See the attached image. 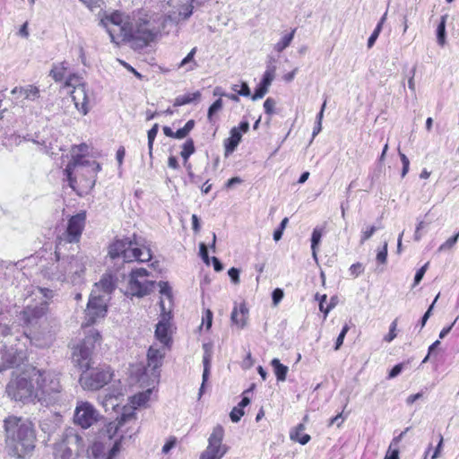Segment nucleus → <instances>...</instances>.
I'll use <instances>...</instances> for the list:
<instances>
[{"label": "nucleus", "instance_id": "1", "mask_svg": "<svg viewBox=\"0 0 459 459\" xmlns=\"http://www.w3.org/2000/svg\"><path fill=\"white\" fill-rule=\"evenodd\" d=\"M5 445L9 455L23 458L35 447L36 435L32 423L16 416H9L4 421Z\"/></svg>", "mask_w": 459, "mask_h": 459}, {"label": "nucleus", "instance_id": "2", "mask_svg": "<svg viewBox=\"0 0 459 459\" xmlns=\"http://www.w3.org/2000/svg\"><path fill=\"white\" fill-rule=\"evenodd\" d=\"M86 145L74 146L73 148L72 160L66 165L64 174L66 177L69 186L76 190L81 185L85 189H92L96 183L97 173L101 169L99 162L90 160L84 156L74 153V149L82 150Z\"/></svg>", "mask_w": 459, "mask_h": 459}, {"label": "nucleus", "instance_id": "3", "mask_svg": "<svg viewBox=\"0 0 459 459\" xmlns=\"http://www.w3.org/2000/svg\"><path fill=\"white\" fill-rule=\"evenodd\" d=\"M55 256L56 263L47 267L45 274L52 281L79 283L85 271L84 257L62 255L60 245L56 247Z\"/></svg>", "mask_w": 459, "mask_h": 459}, {"label": "nucleus", "instance_id": "4", "mask_svg": "<svg viewBox=\"0 0 459 459\" xmlns=\"http://www.w3.org/2000/svg\"><path fill=\"white\" fill-rule=\"evenodd\" d=\"M146 240L136 234L133 238L116 239L108 248L111 258H122L124 262H148L152 259V251L146 245Z\"/></svg>", "mask_w": 459, "mask_h": 459}, {"label": "nucleus", "instance_id": "5", "mask_svg": "<svg viewBox=\"0 0 459 459\" xmlns=\"http://www.w3.org/2000/svg\"><path fill=\"white\" fill-rule=\"evenodd\" d=\"M37 402L49 406L61 399L62 385L58 374L51 370H42L34 368Z\"/></svg>", "mask_w": 459, "mask_h": 459}, {"label": "nucleus", "instance_id": "6", "mask_svg": "<svg viewBox=\"0 0 459 459\" xmlns=\"http://www.w3.org/2000/svg\"><path fill=\"white\" fill-rule=\"evenodd\" d=\"M34 379V368L29 373H22L11 378L6 385L7 395L14 401L23 403L37 402V391Z\"/></svg>", "mask_w": 459, "mask_h": 459}, {"label": "nucleus", "instance_id": "7", "mask_svg": "<svg viewBox=\"0 0 459 459\" xmlns=\"http://www.w3.org/2000/svg\"><path fill=\"white\" fill-rule=\"evenodd\" d=\"M150 17L143 10H137L127 13L121 10H115L110 13L104 12L100 18V24L108 27V25L118 26L120 29H141L148 25Z\"/></svg>", "mask_w": 459, "mask_h": 459}, {"label": "nucleus", "instance_id": "8", "mask_svg": "<svg viewBox=\"0 0 459 459\" xmlns=\"http://www.w3.org/2000/svg\"><path fill=\"white\" fill-rule=\"evenodd\" d=\"M100 333L96 330H91L84 339L74 347L72 352L74 364L81 370L94 365V351L97 346L100 345Z\"/></svg>", "mask_w": 459, "mask_h": 459}, {"label": "nucleus", "instance_id": "9", "mask_svg": "<svg viewBox=\"0 0 459 459\" xmlns=\"http://www.w3.org/2000/svg\"><path fill=\"white\" fill-rule=\"evenodd\" d=\"M159 30H107L111 42L117 46L128 45L141 50L152 42Z\"/></svg>", "mask_w": 459, "mask_h": 459}, {"label": "nucleus", "instance_id": "10", "mask_svg": "<svg viewBox=\"0 0 459 459\" xmlns=\"http://www.w3.org/2000/svg\"><path fill=\"white\" fill-rule=\"evenodd\" d=\"M113 377V371L108 365H94L82 370L79 378L81 386L84 390H99L110 382Z\"/></svg>", "mask_w": 459, "mask_h": 459}, {"label": "nucleus", "instance_id": "11", "mask_svg": "<svg viewBox=\"0 0 459 459\" xmlns=\"http://www.w3.org/2000/svg\"><path fill=\"white\" fill-rule=\"evenodd\" d=\"M64 82L65 87H74L71 97L77 110L82 115H87L90 110L89 100L86 85L82 82V78L75 73L68 72Z\"/></svg>", "mask_w": 459, "mask_h": 459}, {"label": "nucleus", "instance_id": "12", "mask_svg": "<svg viewBox=\"0 0 459 459\" xmlns=\"http://www.w3.org/2000/svg\"><path fill=\"white\" fill-rule=\"evenodd\" d=\"M149 273L144 268L132 270L129 280V290L133 296L143 297L151 293L156 285L154 281L147 280Z\"/></svg>", "mask_w": 459, "mask_h": 459}, {"label": "nucleus", "instance_id": "13", "mask_svg": "<svg viewBox=\"0 0 459 459\" xmlns=\"http://www.w3.org/2000/svg\"><path fill=\"white\" fill-rule=\"evenodd\" d=\"M99 416L98 411L91 403L79 402L74 411V422L86 429L98 421Z\"/></svg>", "mask_w": 459, "mask_h": 459}, {"label": "nucleus", "instance_id": "14", "mask_svg": "<svg viewBox=\"0 0 459 459\" xmlns=\"http://www.w3.org/2000/svg\"><path fill=\"white\" fill-rule=\"evenodd\" d=\"M166 346L157 348L152 345L147 352V364L143 367V375L156 380L160 377V368L166 353Z\"/></svg>", "mask_w": 459, "mask_h": 459}, {"label": "nucleus", "instance_id": "15", "mask_svg": "<svg viewBox=\"0 0 459 459\" xmlns=\"http://www.w3.org/2000/svg\"><path fill=\"white\" fill-rule=\"evenodd\" d=\"M107 313V299L104 295L91 292L85 310L88 325H92L98 318L104 317Z\"/></svg>", "mask_w": 459, "mask_h": 459}, {"label": "nucleus", "instance_id": "16", "mask_svg": "<svg viewBox=\"0 0 459 459\" xmlns=\"http://www.w3.org/2000/svg\"><path fill=\"white\" fill-rule=\"evenodd\" d=\"M86 213L85 212H78L70 217L67 222L65 231V240L69 243L79 242L82 230L85 226Z\"/></svg>", "mask_w": 459, "mask_h": 459}, {"label": "nucleus", "instance_id": "17", "mask_svg": "<svg viewBox=\"0 0 459 459\" xmlns=\"http://www.w3.org/2000/svg\"><path fill=\"white\" fill-rule=\"evenodd\" d=\"M48 309L47 302L31 307L27 306L21 313L20 320L26 326H34L46 316Z\"/></svg>", "mask_w": 459, "mask_h": 459}, {"label": "nucleus", "instance_id": "18", "mask_svg": "<svg viewBox=\"0 0 459 459\" xmlns=\"http://www.w3.org/2000/svg\"><path fill=\"white\" fill-rule=\"evenodd\" d=\"M224 437V429L222 426L217 425L213 428L212 434L210 435L208 438V446L212 445V448L214 450H218L221 456H224L228 450L229 446L222 444Z\"/></svg>", "mask_w": 459, "mask_h": 459}, {"label": "nucleus", "instance_id": "19", "mask_svg": "<svg viewBox=\"0 0 459 459\" xmlns=\"http://www.w3.org/2000/svg\"><path fill=\"white\" fill-rule=\"evenodd\" d=\"M117 279L111 273H105L102 275L99 282L95 283L92 292L102 291L105 295H109L116 289Z\"/></svg>", "mask_w": 459, "mask_h": 459}, {"label": "nucleus", "instance_id": "20", "mask_svg": "<svg viewBox=\"0 0 459 459\" xmlns=\"http://www.w3.org/2000/svg\"><path fill=\"white\" fill-rule=\"evenodd\" d=\"M204 349V356H203V365H204V372H203V382L201 387L199 389V395H202L204 385L209 379L210 371H211V361H212V347L209 343L203 344Z\"/></svg>", "mask_w": 459, "mask_h": 459}, {"label": "nucleus", "instance_id": "21", "mask_svg": "<svg viewBox=\"0 0 459 459\" xmlns=\"http://www.w3.org/2000/svg\"><path fill=\"white\" fill-rule=\"evenodd\" d=\"M231 321L239 328H244L248 318V308L244 302L235 306L231 312Z\"/></svg>", "mask_w": 459, "mask_h": 459}, {"label": "nucleus", "instance_id": "22", "mask_svg": "<svg viewBox=\"0 0 459 459\" xmlns=\"http://www.w3.org/2000/svg\"><path fill=\"white\" fill-rule=\"evenodd\" d=\"M70 64L64 60L62 62H56L52 64V68L49 71L48 75L56 82H61L65 80L66 74L69 72Z\"/></svg>", "mask_w": 459, "mask_h": 459}, {"label": "nucleus", "instance_id": "23", "mask_svg": "<svg viewBox=\"0 0 459 459\" xmlns=\"http://www.w3.org/2000/svg\"><path fill=\"white\" fill-rule=\"evenodd\" d=\"M11 93L14 96H23L25 100L35 101L40 97L39 89L34 85H27L25 87H14Z\"/></svg>", "mask_w": 459, "mask_h": 459}, {"label": "nucleus", "instance_id": "24", "mask_svg": "<svg viewBox=\"0 0 459 459\" xmlns=\"http://www.w3.org/2000/svg\"><path fill=\"white\" fill-rule=\"evenodd\" d=\"M155 337L156 339L167 348L170 347L171 338L169 335V325L164 321H160L156 325L155 329Z\"/></svg>", "mask_w": 459, "mask_h": 459}, {"label": "nucleus", "instance_id": "25", "mask_svg": "<svg viewBox=\"0 0 459 459\" xmlns=\"http://www.w3.org/2000/svg\"><path fill=\"white\" fill-rule=\"evenodd\" d=\"M230 134V137L224 140L226 156L231 154L236 150L242 138L241 132H237L236 129H231Z\"/></svg>", "mask_w": 459, "mask_h": 459}, {"label": "nucleus", "instance_id": "26", "mask_svg": "<svg viewBox=\"0 0 459 459\" xmlns=\"http://www.w3.org/2000/svg\"><path fill=\"white\" fill-rule=\"evenodd\" d=\"M22 358L13 351H8L3 356V365H0V371L20 366Z\"/></svg>", "mask_w": 459, "mask_h": 459}, {"label": "nucleus", "instance_id": "27", "mask_svg": "<svg viewBox=\"0 0 459 459\" xmlns=\"http://www.w3.org/2000/svg\"><path fill=\"white\" fill-rule=\"evenodd\" d=\"M197 48L195 47L191 49V51L185 56L181 62L178 64V68L186 67V72H190L195 70L198 65L195 60V56L196 54Z\"/></svg>", "mask_w": 459, "mask_h": 459}, {"label": "nucleus", "instance_id": "28", "mask_svg": "<svg viewBox=\"0 0 459 459\" xmlns=\"http://www.w3.org/2000/svg\"><path fill=\"white\" fill-rule=\"evenodd\" d=\"M72 450L67 446L65 442L56 444L54 446V458L55 459H71Z\"/></svg>", "mask_w": 459, "mask_h": 459}, {"label": "nucleus", "instance_id": "29", "mask_svg": "<svg viewBox=\"0 0 459 459\" xmlns=\"http://www.w3.org/2000/svg\"><path fill=\"white\" fill-rule=\"evenodd\" d=\"M276 379L278 381H284L288 373V367L281 364L278 359H273L271 361Z\"/></svg>", "mask_w": 459, "mask_h": 459}, {"label": "nucleus", "instance_id": "30", "mask_svg": "<svg viewBox=\"0 0 459 459\" xmlns=\"http://www.w3.org/2000/svg\"><path fill=\"white\" fill-rule=\"evenodd\" d=\"M200 97H201V94L199 91H195L194 93H187L185 95H180V96H178L174 100L173 105H174V107L184 106V105L192 103L195 100H199Z\"/></svg>", "mask_w": 459, "mask_h": 459}, {"label": "nucleus", "instance_id": "31", "mask_svg": "<svg viewBox=\"0 0 459 459\" xmlns=\"http://www.w3.org/2000/svg\"><path fill=\"white\" fill-rule=\"evenodd\" d=\"M323 233H324V228L317 226L313 230V232L311 235V249H312V255L315 259H316V249L321 242Z\"/></svg>", "mask_w": 459, "mask_h": 459}, {"label": "nucleus", "instance_id": "32", "mask_svg": "<svg viewBox=\"0 0 459 459\" xmlns=\"http://www.w3.org/2000/svg\"><path fill=\"white\" fill-rule=\"evenodd\" d=\"M275 69L274 65L269 64L259 83L269 89L274 79Z\"/></svg>", "mask_w": 459, "mask_h": 459}, {"label": "nucleus", "instance_id": "33", "mask_svg": "<svg viewBox=\"0 0 459 459\" xmlns=\"http://www.w3.org/2000/svg\"><path fill=\"white\" fill-rule=\"evenodd\" d=\"M195 143L192 138H188L184 144L182 145V151L180 152L181 157L183 158L184 161H187L189 157L195 153Z\"/></svg>", "mask_w": 459, "mask_h": 459}, {"label": "nucleus", "instance_id": "34", "mask_svg": "<svg viewBox=\"0 0 459 459\" xmlns=\"http://www.w3.org/2000/svg\"><path fill=\"white\" fill-rule=\"evenodd\" d=\"M294 32L295 30H291L290 33L285 34L281 40L274 45V49L280 53L289 47L294 38Z\"/></svg>", "mask_w": 459, "mask_h": 459}, {"label": "nucleus", "instance_id": "35", "mask_svg": "<svg viewBox=\"0 0 459 459\" xmlns=\"http://www.w3.org/2000/svg\"><path fill=\"white\" fill-rule=\"evenodd\" d=\"M222 106H223V103H222L221 99H218L209 107L208 112H207V118H208L209 122L212 123L213 121L214 114L217 113L218 111H220L222 108Z\"/></svg>", "mask_w": 459, "mask_h": 459}, {"label": "nucleus", "instance_id": "36", "mask_svg": "<svg viewBox=\"0 0 459 459\" xmlns=\"http://www.w3.org/2000/svg\"><path fill=\"white\" fill-rule=\"evenodd\" d=\"M158 131H159V125L158 124H154L152 126V127L147 133V136H148V149H149V153H150L151 156L152 154L153 143H154V140H155V138L157 136Z\"/></svg>", "mask_w": 459, "mask_h": 459}, {"label": "nucleus", "instance_id": "37", "mask_svg": "<svg viewBox=\"0 0 459 459\" xmlns=\"http://www.w3.org/2000/svg\"><path fill=\"white\" fill-rule=\"evenodd\" d=\"M212 445L207 446L205 450L201 454L200 459H221L223 456H221L218 450H214L212 448Z\"/></svg>", "mask_w": 459, "mask_h": 459}, {"label": "nucleus", "instance_id": "38", "mask_svg": "<svg viewBox=\"0 0 459 459\" xmlns=\"http://www.w3.org/2000/svg\"><path fill=\"white\" fill-rule=\"evenodd\" d=\"M404 433L405 432H402L398 437H394L391 445H393L394 443L397 444L402 439ZM385 459H399V451L397 449H391V447H389L385 456Z\"/></svg>", "mask_w": 459, "mask_h": 459}, {"label": "nucleus", "instance_id": "39", "mask_svg": "<svg viewBox=\"0 0 459 459\" xmlns=\"http://www.w3.org/2000/svg\"><path fill=\"white\" fill-rule=\"evenodd\" d=\"M160 287V293L165 296L169 300L172 299V289L168 281H160L158 283Z\"/></svg>", "mask_w": 459, "mask_h": 459}, {"label": "nucleus", "instance_id": "40", "mask_svg": "<svg viewBox=\"0 0 459 459\" xmlns=\"http://www.w3.org/2000/svg\"><path fill=\"white\" fill-rule=\"evenodd\" d=\"M131 416H133V414H129V415H126V414H122V416L120 417L119 420L117 423H115V422H111L108 424V433H111L113 432V434H116L119 426L123 425L124 422H126V419L127 418H130Z\"/></svg>", "mask_w": 459, "mask_h": 459}, {"label": "nucleus", "instance_id": "41", "mask_svg": "<svg viewBox=\"0 0 459 459\" xmlns=\"http://www.w3.org/2000/svg\"><path fill=\"white\" fill-rule=\"evenodd\" d=\"M398 319L395 318L389 326V333L384 336V341L386 342H391L396 336V327H397Z\"/></svg>", "mask_w": 459, "mask_h": 459}, {"label": "nucleus", "instance_id": "42", "mask_svg": "<svg viewBox=\"0 0 459 459\" xmlns=\"http://www.w3.org/2000/svg\"><path fill=\"white\" fill-rule=\"evenodd\" d=\"M289 222V219L286 217L282 219L278 228L273 231V239L277 242L279 241L283 234V231Z\"/></svg>", "mask_w": 459, "mask_h": 459}, {"label": "nucleus", "instance_id": "43", "mask_svg": "<svg viewBox=\"0 0 459 459\" xmlns=\"http://www.w3.org/2000/svg\"><path fill=\"white\" fill-rule=\"evenodd\" d=\"M438 298H439V293L436 296V298L434 299L433 302L429 307L428 310L422 316V317H421V319L420 321V328H423L425 326L428 319L430 317V316L432 314V310L434 308V306H435L437 300L438 299Z\"/></svg>", "mask_w": 459, "mask_h": 459}, {"label": "nucleus", "instance_id": "44", "mask_svg": "<svg viewBox=\"0 0 459 459\" xmlns=\"http://www.w3.org/2000/svg\"><path fill=\"white\" fill-rule=\"evenodd\" d=\"M350 327L347 324H345L343 326H342V329L341 331V333H339L336 341H335V344H334V350L335 351H338L341 346L342 345L343 343V341H344V338H345V335L347 334L348 331H349Z\"/></svg>", "mask_w": 459, "mask_h": 459}, {"label": "nucleus", "instance_id": "45", "mask_svg": "<svg viewBox=\"0 0 459 459\" xmlns=\"http://www.w3.org/2000/svg\"><path fill=\"white\" fill-rule=\"evenodd\" d=\"M267 91H268V88L258 83V85L255 89L254 94L251 96L252 100L255 101V100L264 98V96L267 93Z\"/></svg>", "mask_w": 459, "mask_h": 459}, {"label": "nucleus", "instance_id": "46", "mask_svg": "<svg viewBox=\"0 0 459 459\" xmlns=\"http://www.w3.org/2000/svg\"><path fill=\"white\" fill-rule=\"evenodd\" d=\"M243 415H244V409H242L239 406H235L230 413L231 421L236 422V423L240 420V419Z\"/></svg>", "mask_w": 459, "mask_h": 459}, {"label": "nucleus", "instance_id": "47", "mask_svg": "<svg viewBox=\"0 0 459 459\" xmlns=\"http://www.w3.org/2000/svg\"><path fill=\"white\" fill-rule=\"evenodd\" d=\"M387 260V242L385 241L383 247L377 251V261L379 264H385Z\"/></svg>", "mask_w": 459, "mask_h": 459}, {"label": "nucleus", "instance_id": "48", "mask_svg": "<svg viewBox=\"0 0 459 459\" xmlns=\"http://www.w3.org/2000/svg\"><path fill=\"white\" fill-rule=\"evenodd\" d=\"M290 438L294 441L299 442L301 445L307 444L311 439V437L308 434H304L302 432H300L299 435H294L293 432H291Z\"/></svg>", "mask_w": 459, "mask_h": 459}, {"label": "nucleus", "instance_id": "49", "mask_svg": "<svg viewBox=\"0 0 459 459\" xmlns=\"http://www.w3.org/2000/svg\"><path fill=\"white\" fill-rule=\"evenodd\" d=\"M429 263H426L423 266H421L415 273V276H414V281H413V286H416L418 285L422 278L424 277V274L426 273V271L428 270V267H429Z\"/></svg>", "mask_w": 459, "mask_h": 459}, {"label": "nucleus", "instance_id": "50", "mask_svg": "<svg viewBox=\"0 0 459 459\" xmlns=\"http://www.w3.org/2000/svg\"><path fill=\"white\" fill-rule=\"evenodd\" d=\"M399 156H400V159H401V161L403 164L401 176H402V178H404L405 175L409 171L410 160H409L408 157L404 153H402L401 152H399Z\"/></svg>", "mask_w": 459, "mask_h": 459}, {"label": "nucleus", "instance_id": "51", "mask_svg": "<svg viewBox=\"0 0 459 459\" xmlns=\"http://www.w3.org/2000/svg\"><path fill=\"white\" fill-rule=\"evenodd\" d=\"M283 290L280 288H276L272 292V300L274 306H277L283 299Z\"/></svg>", "mask_w": 459, "mask_h": 459}, {"label": "nucleus", "instance_id": "52", "mask_svg": "<svg viewBox=\"0 0 459 459\" xmlns=\"http://www.w3.org/2000/svg\"><path fill=\"white\" fill-rule=\"evenodd\" d=\"M275 100L273 98H267L264 102V112L268 115L274 113Z\"/></svg>", "mask_w": 459, "mask_h": 459}, {"label": "nucleus", "instance_id": "53", "mask_svg": "<svg viewBox=\"0 0 459 459\" xmlns=\"http://www.w3.org/2000/svg\"><path fill=\"white\" fill-rule=\"evenodd\" d=\"M377 230L376 226H370L367 230H363L360 238V243L363 244L365 241L369 239Z\"/></svg>", "mask_w": 459, "mask_h": 459}, {"label": "nucleus", "instance_id": "54", "mask_svg": "<svg viewBox=\"0 0 459 459\" xmlns=\"http://www.w3.org/2000/svg\"><path fill=\"white\" fill-rule=\"evenodd\" d=\"M346 417L343 416L342 411L331 418L328 423V427L336 424L338 428L342 426Z\"/></svg>", "mask_w": 459, "mask_h": 459}, {"label": "nucleus", "instance_id": "55", "mask_svg": "<svg viewBox=\"0 0 459 459\" xmlns=\"http://www.w3.org/2000/svg\"><path fill=\"white\" fill-rule=\"evenodd\" d=\"M403 369V363L394 365L388 373V378H394L399 376Z\"/></svg>", "mask_w": 459, "mask_h": 459}, {"label": "nucleus", "instance_id": "56", "mask_svg": "<svg viewBox=\"0 0 459 459\" xmlns=\"http://www.w3.org/2000/svg\"><path fill=\"white\" fill-rule=\"evenodd\" d=\"M228 274L231 280V281L234 283V284H238L239 282V274H240V271L239 269L238 268H235V267H231L229 271H228Z\"/></svg>", "mask_w": 459, "mask_h": 459}, {"label": "nucleus", "instance_id": "57", "mask_svg": "<svg viewBox=\"0 0 459 459\" xmlns=\"http://www.w3.org/2000/svg\"><path fill=\"white\" fill-rule=\"evenodd\" d=\"M199 254H200V256L202 257L203 261L208 264L210 258H209V255H208L207 246L204 243H200Z\"/></svg>", "mask_w": 459, "mask_h": 459}, {"label": "nucleus", "instance_id": "58", "mask_svg": "<svg viewBox=\"0 0 459 459\" xmlns=\"http://www.w3.org/2000/svg\"><path fill=\"white\" fill-rule=\"evenodd\" d=\"M89 9L93 11L95 8H100L103 4V0H81Z\"/></svg>", "mask_w": 459, "mask_h": 459}, {"label": "nucleus", "instance_id": "59", "mask_svg": "<svg viewBox=\"0 0 459 459\" xmlns=\"http://www.w3.org/2000/svg\"><path fill=\"white\" fill-rule=\"evenodd\" d=\"M363 271H364V266L361 263L353 264L350 267L351 274H352L354 276H359V274H361L363 273Z\"/></svg>", "mask_w": 459, "mask_h": 459}, {"label": "nucleus", "instance_id": "60", "mask_svg": "<svg viewBox=\"0 0 459 459\" xmlns=\"http://www.w3.org/2000/svg\"><path fill=\"white\" fill-rule=\"evenodd\" d=\"M238 95L243 97H249L251 95V91L248 84L246 82H243L239 86V91H238Z\"/></svg>", "mask_w": 459, "mask_h": 459}, {"label": "nucleus", "instance_id": "61", "mask_svg": "<svg viewBox=\"0 0 459 459\" xmlns=\"http://www.w3.org/2000/svg\"><path fill=\"white\" fill-rule=\"evenodd\" d=\"M204 324H205L206 329H210L212 324V312L210 309L205 311V315L203 318Z\"/></svg>", "mask_w": 459, "mask_h": 459}, {"label": "nucleus", "instance_id": "62", "mask_svg": "<svg viewBox=\"0 0 459 459\" xmlns=\"http://www.w3.org/2000/svg\"><path fill=\"white\" fill-rule=\"evenodd\" d=\"M176 437L169 438L162 447V453L168 454L176 446Z\"/></svg>", "mask_w": 459, "mask_h": 459}, {"label": "nucleus", "instance_id": "63", "mask_svg": "<svg viewBox=\"0 0 459 459\" xmlns=\"http://www.w3.org/2000/svg\"><path fill=\"white\" fill-rule=\"evenodd\" d=\"M120 450V441L116 440L113 446L110 448L108 456L107 459H113V457L119 452Z\"/></svg>", "mask_w": 459, "mask_h": 459}, {"label": "nucleus", "instance_id": "64", "mask_svg": "<svg viewBox=\"0 0 459 459\" xmlns=\"http://www.w3.org/2000/svg\"><path fill=\"white\" fill-rule=\"evenodd\" d=\"M232 129H236L237 132H241V134L247 133L249 129V123L247 120H242L238 126H234Z\"/></svg>", "mask_w": 459, "mask_h": 459}]
</instances>
